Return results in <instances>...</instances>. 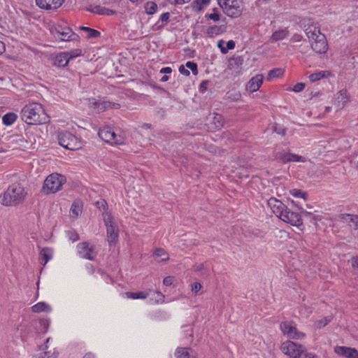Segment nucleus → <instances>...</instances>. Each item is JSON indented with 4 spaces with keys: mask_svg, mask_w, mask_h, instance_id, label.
Segmentation results:
<instances>
[{
    "mask_svg": "<svg viewBox=\"0 0 358 358\" xmlns=\"http://www.w3.org/2000/svg\"><path fill=\"white\" fill-rule=\"evenodd\" d=\"M81 29L87 33L88 38H96L100 35V32L96 29L86 27H82Z\"/></svg>",
    "mask_w": 358,
    "mask_h": 358,
    "instance_id": "ea45409f",
    "label": "nucleus"
},
{
    "mask_svg": "<svg viewBox=\"0 0 358 358\" xmlns=\"http://www.w3.org/2000/svg\"><path fill=\"white\" fill-rule=\"evenodd\" d=\"M350 220L355 224V228L358 229V215L351 216Z\"/></svg>",
    "mask_w": 358,
    "mask_h": 358,
    "instance_id": "680f3d73",
    "label": "nucleus"
},
{
    "mask_svg": "<svg viewBox=\"0 0 358 358\" xmlns=\"http://www.w3.org/2000/svg\"><path fill=\"white\" fill-rule=\"evenodd\" d=\"M69 59L67 57L65 52H61L56 57L55 62L59 66H65L69 62Z\"/></svg>",
    "mask_w": 358,
    "mask_h": 358,
    "instance_id": "473e14b6",
    "label": "nucleus"
},
{
    "mask_svg": "<svg viewBox=\"0 0 358 358\" xmlns=\"http://www.w3.org/2000/svg\"><path fill=\"white\" fill-rule=\"evenodd\" d=\"M171 4L173 5H181L188 3L190 0H168Z\"/></svg>",
    "mask_w": 358,
    "mask_h": 358,
    "instance_id": "5fc2aeb1",
    "label": "nucleus"
},
{
    "mask_svg": "<svg viewBox=\"0 0 358 358\" xmlns=\"http://www.w3.org/2000/svg\"><path fill=\"white\" fill-rule=\"evenodd\" d=\"M52 34L55 38L62 41H78L79 39V36L67 27H56L52 31Z\"/></svg>",
    "mask_w": 358,
    "mask_h": 358,
    "instance_id": "9d476101",
    "label": "nucleus"
},
{
    "mask_svg": "<svg viewBox=\"0 0 358 358\" xmlns=\"http://www.w3.org/2000/svg\"><path fill=\"white\" fill-rule=\"evenodd\" d=\"M65 52L69 60L80 57L82 55V50L80 49H74Z\"/></svg>",
    "mask_w": 358,
    "mask_h": 358,
    "instance_id": "a19ab883",
    "label": "nucleus"
},
{
    "mask_svg": "<svg viewBox=\"0 0 358 358\" xmlns=\"http://www.w3.org/2000/svg\"><path fill=\"white\" fill-rule=\"evenodd\" d=\"M164 295L160 292H156L154 296L150 298V302L154 303H163L164 302Z\"/></svg>",
    "mask_w": 358,
    "mask_h": 358,
    "instance_id": "e433bc0d",
    "label": "nucleus"
},
{
    "mask_svg": "<svg viewBox=\"0 0 358 358\" xmlns=\"http://www.w3.org/2000/svg\"><path fill=\"white\" fill-rule=\"evenodd\" d=\"M330 75V72L327 71H320L309 76V79L311 82H316L320 80L323 78H326Z\"/></svg>",
    "mask_w": 358,
    "mask_h": 358,
    "instance_id": "c85d7f7f",
    "label": "nucleus"
},
{
    "mask_svg": "<svg viewBox=\"0 0 358 358\" xmlns=\"http://www.w3.org/2000/svg\"><path fill=\"white\" fill-rule=\"evenodd\" d=\"M334 352L346 358H358V351L355 348L339 346L335 348Z\"/></svg>",
    "mask_w": 358,
    "mask_h": 358,
    "instance_id": "6ab92c4d",
    "label": "nucleus"
},
{
    "mask_svg": "<svg viewBox=\"0 0 358 358\" xmlns=\"http://www.w3.org/2000/svg\"><path fill=\"white\" fill-rule=\"evenodd\" d=\"M21 112H44V108L41 103L32 102L25 105Z\"/></svg>",
    "mask_w": 358,
    "mask_h": 358,
    "instance_id": "5701e85b",
    "label": "nucleus"
},
{
    "mask_svg": "<svg viewBox=\"0 0 358 358\" xmlns=\"http://www.w3.org/2000/svg\"><path fill=\"white\" fill-rule=\"evenodd\" d=\"M154 255L156 257L159 258V261L165 262L169 259V254L162 248H157Z\"/></svg>",
    "mask_w": 358,
    "mask_h": 358,
    "instance_id": "c9c22d12",
    "label": "nucleus"
},
{
    "mask_svg": "<svg viewBox=\"0 0 358 358\" xmlns=\"http://www.w3.org/2000/svg\"><path fill=\"white\" fill-rule=\"evenodd\" d=\"M99 136L105 142L112 145L125 144V135L124 133L117 134L109 127H104L99 129Z\"/></svg>",
    "mask_w": 358,
    "mask_h": 358,
    "instance_id": "39448f33",
    "label": "nucleus"
},
{
    "mask_svg": "<svg viewBox=\"0 0 358 358\" xmlns=\"http://www.w3.org/2000/svg\"><path fill=\"white\" fill-rule=\"evenodd\" d=\"M157 5L154 1L147 2L145 5V13L148 15H152L157 10Z\"/></svg>",
    "mask_w": 358,
    "mask_h": 358,
    "instance_id": "4c0bfd02",
    "label": "nucleus"
},
{
    "mask_svg": "<svg viewBox=\"0 0 358 358\" xmlns=\"http://www.w3.org/2000/svg\"><path fill=\"white\" fill-rule=\"evenodd\" d=\"M172 72V69L171 67H164L162 69H161V70L159 71V73H163V74H169Z\"/></svg>",
    "mask_w": 358,
    "mask_h": 358,
    "instance_id": "bf43d9fd",
    "label": "nucleus"
},
{
    "mask_svg": "<svg viewBox=\"0 0 358 358\" xmlns=\"http://www.w3.org/2000/svg\"><path fill=\"white\" fill-rule=\"evenodd\" d=\"M210 2V0H194L192 3V8L194 10L201 11L206 7Z\"/></svg>",
    "mask_w": 358,
    "mask_h": 358,
    "instance_id": "7c9ffc66",
    "label": "nucleus"
},
{
    "mask_svg": "<svg viewBox=\"0 0 358 358\" xmlns=\"http://www.w3.org/2000/svg\"><path fill=\"white\" fill-rule=\"evenodd\" d=\"M173 278L172 276H167L163 280V283L166 286H170L173 284Z\"/></svg>",
    "mask_w": 358,
    "mask_h": 358,
    "instance_id": "4d7b16f0",
    "label": "nucleus"
},
{
    "mask_svg": "<svg viewBox=\"0 0 358 358\" xmlns=\"http://www.w3.org/2000/svg\"><path fill=\"white\" fill-rule=\"evenodd\" d=\"M103 221L106 227L107 238L109 244L116 243L118 241V227L113 221V216L108 213H103Z\"/></svg>",
    "mask_w": 358,
    "mask_h": 358,
    "instance_id": "0eeeda50",
    "label": "nucleus"
},
{
    "mask_svg": "<svg viewBox=\"0 0 358 358\" xmlns=\"http://www.w3.org/2000/svg\"><path fill=\"white\" fill-rule=\"evenodd\" d=\"M194 271H201L203 268V264H199L195 265L194 266Z\"/></svg>",
    "mask_w": 358,
    "mask_h": 358,
    "instance_id": "338daca9",
    "label": "nucleus"
},
{
    "mask_svg": "<svg viewBox=\"0 0 358 358\" xmlns=\"http://www.w3.org/2000/svg\"><path fill=\"white\" fill-rule=\"evenodd\" d=\"M290 194L294 197L302 198L304 200L306 199L307 194L298 189H293L290 190Z\"/></svg>",
    "mask_w": 358,
    "mask_h": 358,
    "instance_id": "79ce46f5",
    "label": "nucleus"
},
{
    "mask_svg": "<svg viewBox=\"0 0 358 358\" xmlns=\"http://www.w3.org/2000/svg\"><path fill=\"white\" fill-rule=\"evenodd\" d=\"M27 192L20 184H13L0 195V203L6 206H17L22 203Z\"/></svg>",
    "mask_w": 358,
    "mask_h": 358,
    "instance_id": "f03ea898",
    "label": "nucleus"
},
{
    "mask_svg": "<svg viewBox=\"0 0 358 358\" xmlns=\"http://www.w3.org/2000/svg\"><path fill=\"white\" fill-rule=\"evenodd\" d=\"M280 327L282 334L289 339L301 340L306 336L304 333L297 329L296 325L293 321L282 322Z\"/></svg>",
    "mask_w": 358,
    "mask_h": 358,
    "instance_id": "6e6552de",
    "label": "nucleus"
},
{
    "mask_svg": "<svg viewBox=\"0 0 358 358\" xmlns=\"http://www.w3.org/2000/svg\"><path fill=\"white\" fill-rule=\"evenodd\" d=\"M17 119L15 113H5L2 117L3 123L6 126H10L13 124Z\"/></svg>",
    "mask_w": 358,
    "mask_h": 358,
    "instance_id": "72a5a7b5",
    "label": "nucleus"
},
{
    "mask_svg": "<svg viewBox=\"0 0 358 358\" xmlns=\"http://www.w3.org/2000/svg\"><path fill=\"white\" fill-rule=\"evenodd\" d=\"M305 84L303 83H298L296 85H294L292 90L294 92H302L305 88Z\"/></svg>",
    "mask_w": 358,
    "mask_h": 358,
    "instance_id": "09e8293b",
    "label": "nucleus"
},
{
    "mask_svg": "<svg viewBox=\"0 0 358 358\" xmlns=\"http://www.w3.org/2000/svg\"><path fill=\"white\" fill-rule=\"evenodd\" d=\"M264 76L262 74H257L252 77L247 84V90L250 92H257L263 83Z\"/></svg>",
    "mask_w": 358,
    "mask_h": 358,
    "instance_id": "aec40b11",
    "label": "nucleus"
},
{
    "mask_svg": "<svg viewBox=\"0 0 358 358\" xmlns=\"http://www.w3.org/2000/svg\"><path fill=\"white\" fill-rule=\"evenodd\" d=\"M66 177L57 173L49 175L44 180L43 190L45 194H55L59 192L66 182Z\"/></svg>",
    "mask_w": 358,
    "mask_h": 358,
    "instance_id": "20e7f679",
    "label": "nucleus"
},
{
    "mask_svg": "<svg viewBox=\"0 0 358 358\" xmlns=\"http://www.w3.org/2000/svg\"><path fill=\"white\" fill-rule=\"evenodd\" d=\"M306 36L310 41L311 48L316 53L324 54L328 50V43L324 34H322L319 27L313 24L305 29Z\"/></svg>",
    "mask_w": 358,
    "mask_h": 358,
    "instance_id": "7ed1b4c3",
    "label": "nucleus"
},
{
    "mask_svg": "<svg viewBox=\"0 0 358 358\" xmlns=\"http://www.w3.org/2000/svg\"><path fill=\"white\" fill-rule=\"evenodd\" d=\"M53 251L50 248H43L40 251V256L41 260L44 262L43 265H45L48 261L52 258Z\"/></svg>",
    "mask_w": 358,
    "mask_h": 358,
    "instance_id": "393cba45",
    "label": "nucleus"
},
{
    "mask_svg": "<svg viewBox=\"0 0 358 358\" xmlns=\"http://www.w3.org/2000/svg\"><path fill=\"white\" fill-rule=\"evenodd\" d=\"M201 288H202V285H201V283L196 282L192 284L191 289H192V292L197 293L199 291L201 290Z\"/></svg>",
    "mask_w": 358,
    "mask_h": 358,
    "instance_id": "603ef678",
    "label": "nucleus"
},
{
    "mask_svg": "<svg viewBox=\"0 0 358 358\" xmlns=\"http://www.w3.org/2000/svg\"><path fill=\"white\" fill-rule=\"evenodd\" d=\"M31 310L37 313L41 312H50L51 308L45 302H38L31 307Z\"/></svg>",
    "mask_w": 358,
    "mask_h": 358,
    "instance_id": "cd10ccee",
    "label": "nucleus"
},
{
    "mask_svg": "<svg viewBox=\"0 0 358 358\" xmlns=\"http://www.w3.org/2000/svg\"><path fill=\"white\" fill-rule=\"evenodd\" d=\"M289 35V31L287 29H280L274 31L271 36L273 41H278L287 38Z\"/></svg>",
    "mask_w": 358,
    "mask_h": 358,
    "instance_id": "bb28decb",
    "label": "nucleus"
},
{
    "mask_svg": "<svg viewBox=\"0 0 358 358\" xmlns=\"http://www.w3.org/2000/svg\"><path fill=\"white\" fill-rule=\"evenodd\" d=\"M6 51V45L3 42L0 41V55Z\"/></svg>",
    "mask_w": 358,
    "mask_h": 358,
    "instance_id": "0e129e2a",
    "label": "nucleus"
},
{
    "mask_svg": "<svg viewBox=\"0 0 358 358\" xmlns=\"http://www.w3.org/2000/svg\"><path fill=\"white\" fill-rule=\"evenodd\" d=\"M284 73V70L281 68H275L271 70L267 75V80H272L275 78L282 77Z\"/></svg>",
    "mask_w": 358,
    "mask_h": 358,
    "instance_id": "c756f323",
    "label": "nucleus"
},
{
    "mask_svg": "<svg viewBox=\"0 0 358 358\" xmlns=\"http://www.w3.org/2000/svg\"><path fill=\"white\" fill-rule=\"evenodd\" d=\"M206 17H207L208 18H209L215 22L219 21L220 20V15L217 13V8H213V13H210L209 15H206Z\"/></svg>",
    "mask_w": 358,
    "mask_h": 358,
    "instance_id": "de8ad7c7",
    "label": "nucleus"
},
{
    "mask_svg": "<svg viewBox=\"0 0 358 358\" xmlns=\"http://www.w3.org/2000/svg\"><path fill=\"white\" fill-rule=\"evenodd\" d=\"M222 33L221 27L217 25L210 26L207 29L206 34L208 37L213 38Z\"/></svg>",
    "mask_w": 358,
    "mask_h": 358,
    "instance_id": "f704fd0d",
    "label": "nucleus"
},
{
    "mask_svg": "<svg viewBox=\"0 0 358 358\" xmlns=\"http://www.w3.org/2000/svg\"><path fill=\"white\" fill-rule=\"evenodd\" d=\"M304 348L303 345L290 341L284 342L281 345L282 352L292 358H296L299 356L304 351Z\"/></svg>",
    "mask_w": 358,
    "mask_h": 358,
    "instance_id": "9b49d317",
    "label": "nucleus"
},
{
    "mask_svg": "<svg viewBox=\"0 0 358 358\" xmlns=\"http://www.w3.org/2000/svg\"><path fill=\"white\" fill-rule=\"evenodd\" d=\"M176 358H196V352L191 348H177L175 352Z\"/></svg>",
    "mask_w": 358,
    "mask_h": 358,
    "instance_id": "412c9836",
    "label": "nucleus"
},
{
    "mask_svg": "<svg viewBox=\"0 0 358 358\" xmlns=\"http://www.w3.org/2000/svg\"><path fill=\"white\" fill-rule=\"evenodd\" d=\"M92 12L98 15L107 16L113 15L115 13L114 10L101 6H96L93 8Z\"/></svg>",
    "mask_w": 358,
    "mask_h": 358,
    "instance_id": "b1692460",
    "label": "nucleus"
},
{
    "mask_svg": "<svg viewBox=\"0 0 358 358\" xmlns=\"http://www.w3.org/2000/svg\"><path fill=\"white\" fill-rule=\"evenodd\" d=\"M226 45V48H222V53L224 55L227 54L229 50L234 49L236 46V43L233 40H230L227 42Z\"/></svg>",
    "mask_w": 358,
    "mask_h": 358,
    "instance_id": "c03bdc74",
    "label": "nucleus"
},
{
    "mask_svg": "<svg viewBox=\"0 0 358 358\" xmlns=\"http://www.w3.org/2000/svg\"><path fill=\"white\" fill-rule=\"evenodd\" d=\"M88 105L92 109H97L99 110H118L120 108V105L117 103L106 101H97L94 98L88 99Z\"/></svg>",
    "mask_w": 358,
    "mask_h": 358,
    "instance_id": "ddd939ff",
    "label": "nucleus"
},
{
    "mask_svg": "<svg viewBox=\"0 0 358 358\" xmlns=\"http://www.w3.org/2000/svg\"><path fill=\"white\" fill-rule=\"evenodd\" d=\"M57 138L59 145L67 150H76L82 147L81 141L70 132H60Z\"/></svg>",
    "mask_w": 358,
    "mask_h": 358,
    "instance_id": "423d86ee",
    "label": "nucleus"
},
{
    "mask_svg": "<svg viewBox=\"0 0 358 358\" xmlns=\"http://www.w3.org/2000/svg\"><path fill=\"white\" fill-rule=\"evenodd\" d=\"M296 358H318L317 356L312 352H309L304 348V351Z\"/></svg>",
    "mask_w": 358,
    "mask_h": 358,
    "instance_id": "49530a36",
    "label": "nucleus"
},
{
    "mask_svg": "<svg viewBox=\"0 0 358 358\" xmlns=\"http://www.w3.org/2000/svg\"><path fill=\"white\" fill-rule=\"evenodd\" d=\"M351 264L355 270L358 271V257H353L351 259Z\"/></svg>",
    "mask_w": 358,
    "mask_h": 358,
    "instance_id": "6e6d98bb",
    "label": "nucleus"
},
{
    "mask_svg": "<svg viewBox=\"0 0 358 358\" xmlns=\"http://www.w3.org/2000/svg\"><path fill=\"white\" fill-rule=\"evenodd\" d=\"M275 158L280 160L282 163H287L291 162H305L306 158L299 155L292 154L289 152L282 150L278 152L275 155Z\"/></svg>",
    "mask_w": 358,
    "mask_h": 358,
    "instance_id": "2eb2a0df",
    "label": "nucleus"
},
{
    "mask_svg": "<svg viewBox=\"0 0 358 358\" xmlns=\"http://www.w3.org/2000/svg\"><path fill=\"white\" fill-rule=\"evenodd\" d=\"M349 101V96L345 90H341L334 97V104L338 110H342Z\"/></svg>",
    "mask_w": 358,
    "mask_h": 358,
    "instance_id": "a211bd4d",
    "label": "nucleus"
},
{
    "mask_svg": "<svg viewBox=\"0 0 358 358\" xmlns=\"http://www.w3.org/2000/svg\"><path fill=\"white\" fill-rule=\"evenodd\" d=\"M171 14L169 12L162 13L158 21H157L152 27L154 31H159L163 29L169 21Z\"/></svg>",
    "mask_w": 358,
    "mask_h": 358,
    "instance_id": "4be33fe9",
    "label": "nucleus"
},
{
    "mask_svg": "<svg viewBox=\"0 0 358 358\" xmlns=\"http://www.w3.org/2000/svg\"><path fill=\"white\" fill-rule=\"evenodd\" d=\"M22 120L30 125H38L48 123L50 117L48 113H22Z\"/></svg>",
    "mask_w": 358,
    "mask_h": 358,
    "instance_id": "f8f14e48",
    "label": "nucleus"
},
{
    "mask_svg": "<svg viewBox=\"0 0 358 358\" xmlns=\"http://www.w3.org/2000/svg\"><path fill=\"white\" fill-rule=\"evenodd\" d=\"M267 203L273 213L284 222L297 227L303 224L301 215L289 209L281 201L271 197Z\"/></svg>",
    "mask_w": 358,
    "mask_h": 358,
    "instance_id": "f257e3e1",
    "label": "nucleus"
},
{
    "mask_svg": "<svg viewBox=\"0 0 358 358\" xmlns=\"http://www.w3.org/2000/svg\"><path fill=\"white\" fill-rule=\"evenodd\" d=\"M169 79V77L167 75H164L161 78L160 81L162 83L168 81Z\"/></svg>",
    "mask_w": 358,
    "mask_h": 358,
    "instance_id": "774afa93",
    "label": "nucleus"
},
{
    "mask_svg": "<svg viewBox=\"0 0 358 358\" xmlns=\"http://www.w3.org/2000/svg\"><path fill=\"white\" fill-rule=\"evenodd\" d=\"M76 249L78 255L83 259L94 261L97 256L95 246L89 242L78 243L76 246Z\"/></svg>",
    "mask_w": 358,
    "mask_h": 358,
    "instance_id": "1a4fd4ad",
    "label": "nucleus"
},
{
    "mask_svg": "<svg viewBox=\"0 0 358 358\" xmlns=\"http://www.w3.org/2000/svg\"><path fill=\"white\" fill-rule=\"evenodd\" d=\"M178 71L183 76H189L190 75L189 70H187L183 65L180 66Z\"/></svg>",
    "mask_w": 358,
    "mask_h": 358,
    "instance_id": "864d4df0",
    "label": "nucleus"
},
{
    "mask_svg": "<svg viewBox=\"0 0 358 358\" xmlns=\"http://www.w3.org/2000/svg\"><path fill=\"white\" fill-rule=\"evenodd\" d=\"M83 358H96V355L92 352L85 353Z\"/></svg>",
    "mask_w": 358,
    "mask_h": 358,
    "instance_id": "e2e57ef3",
    "label": "nucleus"
},
{
    "mask_svg": "<svg viewBox=\"0 0 358 358\" xmlns=\"http://www.w3.org/2000/svg\"><path fill=\"white\" fill-rule=\"evenodd\" d=\"M224 41L223 40H220L217 42V47L220 49V52H222V48H226V47L224 46Z\"/></svg>",
    "mask_w": 358,
    "mask_h": 358,
    "instance_id": "69168bd1",
    "label": "nucleus"
},
{
    "mask_svg": "<svg viewBox=\"0 0 358 358\" xmlns=\"http://www.w3.org/2000/svg\"><path fill=\"white\" fill-rule=\"evenodd\" d=\"M207 121L210 129H220L224 124V118L222 113H209Z\"/></svg>",
    "mask_w": 358,
    "mask_h": 358,
    "instance_id": "f3484780",
    "label": "nucleus"
},
{
    "mask_svg": "<svg viewBox=\"0 0 358 358\" xmlns=\"http://www.w3.org/2000/svg\"><path fill=\"white\" fill-rule=\"evenodd\" d=\"M185 66L190 69L194 75L198 74V66L196 63L191 61H188L185 64Z\"/></svg>",
    "mask_w": 358,
    "mask_h": 358,
    "instance_id": "37998d69",
    "label": "nucleus"
},
{
    "mask_svg": "<svg viewBox=\"0 0 358 358\" xmlns=\"http://www.w3.org/2000/svg\"><path fill=\"white\" fill-rule=\"evenodd\" d=\"M208 84H209L208 80H202L199 85V92L201 93H204L207 90Z\"/></svg>",
    "mask_w": 358,
    "mask_h": 358,
    "instance_id": "8fccbe9b",
    "label": "nucleus"
},
{
    "mask_svg": "<svg viewBox=\"0 0 358 358\" xmlns=\"http://www.w3.org/2000/svg\"><path fill=\"white\" fill-rule=\"evenodd\" d=\"M303 36L301 34H294L291 38V41L294 43L300 42Z\"/></svg>",
    "mask_w": 358,
    "mask_h": 358,
    "instance_id": "13d9d810",
    "label": "nucleus"
},
{
    "mask_svg": "<svg viewBox=\"0 0 358 358\" xmlns=\"http://www.w3.org/2000/svg\"><path fill=\"white\" fill-rule=\"evenodd\" d=\"M274 130L275 132H277L278 134L281 136H285L286 134V130L285 128L280 127L278 129L277 127H274Z\"/></svg>",
    "mask_w": 358,
    "mask_h": 358,
    "instance_id": "052dcab7",
    "label": "nucleus"
},
{
    "mask_svg": "<svg viewBox=\"0 0 358 358\" xmlns=\"http://www.w3.org/2000/svg\"><path fill=\"white\" fill-rule=\"evenodd\" d=\"M82 206L78 201H74L70 209V215L71 217L77 218L82 213Z\"/></svg>",
    "mask_w": 358,
    "mask_h": 358,
    "instance_id": "a878e982",
    "label": "nucleus"
},
{
    "mask_svg": "<svg viewBox=\"0 0 358 358\" xmlns=\"http://www.w3.org/2000/svg\"><path fill=\"white\" fill-rule=\"evenodd\" d=\"M65 0H36V6L45 10H54L60 8Z\"/></svg>",
    "mask_w": 358,
    "mask_h": 358,
    "instance_id": "dca6fc26",
    "label": "nucleus"
},
{
    "mask_svg": "<svg viewBox=\"0 0 358 358\" xmlns=\"http://www.w3.org/2000/svg\"><path fill=\"white\" fill-rule=\"evenodd\" d=\"M224 13L230 17H238L242 13V9L238 6L237 0L231 1L230 2H223L220 5Z\"/></svg>",
    "mask_w": 358,
    "mask_h": 358,
    "instance_id": "4468645a",
    "label": "nucleus"
},
{
    "mask_svg": "<svg viewBox=\"0 0 358 358\" xmlns=\"http://www.w3.org/2000/svg\"><path fill=\"white\" fill-rule=\"evenodd\" d=\"M57 353H56L55 351L51 352V350H50L41 352L37 355L34 356L32 358H57Z\"/></svg>",
    "mask_w": 358,
    "mask_h": 358,
    "instance_id": "58836bf2",
    "label": "nucleus"
},
{
    "mask_svg": "<svg viewBox=\"0 0 358 358\" xmlns=\"http://www.w3.org/2000/svg\"><path fill=\"white\" fill-rule=\"evenodd\" d=\"M125 294L127 298L132 299H145L149 295V294L145 292H127L125 293Z\"/></svg>",
    "mask_w": 358,
    "mask_h": 358,
    "instance_id": "2f4dec72",
    "label": "nucleus"
},
{
    "mask_svg": "<svg viewBox=\"0 0 358 358\" xmlns=\"http://www.w3.org/2000/svg\"><path fill=\"white\" fill-rule=\"evenodd\" d=\"M331 317H327L322 320L317 321L316 323L317 327L319 329H321V328L325 327L331 321Z\"/></svg>",
    "mask_w": 358,
    "mask_h": 358,
    "instance_id": "a18cd8bd",
    "label": "nucleus"
},
{
    "mask_svg": "<svg viewBox=\"0 0 358 358\" xmlns=\"http://www.w3.org/2000/svg\"><path fill=\"white\" fill-rule=\"evenodd\" d=\"M68 235L72 242H76L80 239L79 235L75 231H69Z\"/></svg>",
    "mask_w": 358,
    "mask_h": 358,
    "instance_id": "3c124183",
    "label": "nucleus"
}]
</instances>
